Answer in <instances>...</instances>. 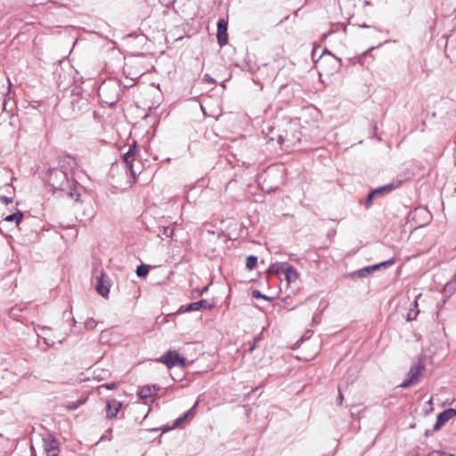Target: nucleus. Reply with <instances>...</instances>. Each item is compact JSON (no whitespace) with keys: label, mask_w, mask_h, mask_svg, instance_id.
Wrapping results in <instances>:
<instances>
[{"label":"nucleus","mask_w":456,"mask_h":456,"mask_svg":"<svg viewBox=\"0 0 456 456\" xmlns=\"http://www.w3.org/2000/svg\"><path fill=\"white\" fill-rule=\"evenodd\" d=\"M425 371V365L422 362L413 364L407 373V379L400 385L403 388L410 387L419 383Z\"/></svg>","instance_id":"1"},{"label":"nucleus","mask_w":456,"mask_h":456,"mask_svg":"<svg viewBox=\"0 0 456 456\" xmlns=\"http://www.w3.org/2000/svg\"><path fill=\"white\" fill-rule=\"evenodd\" d=\"M159 362L165 364L167 368L173 367H183L185 366L186 359L183 355H181L175 350H169L165 354H163Z\"/></svg>","instance_id":"2"},{"label":"nucleus","mask_w":456,"mask_h":456,"mask_svg":"<svg viewBox=\"0 0 456 456\" xmlns=\"http://www.w3.org/2000/svg\"><path fill=\"white\" fill-rule=\"evenodd\" d=\"M136 154V142H134L129 146L128 151L124 154L123 160L129 170L131 180L130 187L136 182V174L133 168V162Z\"/></svg>","instance_id":"3"},{"label":"nucleus","mask_w":456,"mask_h":456,"mask_svg":"<svg viewBox=\"0 0 456 456\" xmlns=\"http://www.w3.org/2000/svg\"><path fill=\"white\" fill-rule=\"evenodd\" d=\"M43 449L45 456H57L60 452L59 442L53 436H47L43 439Z\"/></svg>","instance_id":"4"},{"label":"nucleus","mask_w":456,"mask_h":456,"mask_svg":"<svg viewBox=\"0 0 456 456\" xmlns=\"http://www.w3.org/2000/svg\"><path fill=\"white\" fill-rule=\"evenodd\" d=\"M456 416V410L453 408H449L443 412L439 413L436 418V424L434 425L433 429L435 431L439 430L447 421L452 419Z\"/></svg>","instance_id":"5"},{"label":"nucleus","mask_w":456,"mask_h":456,"mask_svg":"<svg viewBox=\"0 0 456 456\" xmlns=\"http://www.w3.org/2000/svg\"><path fill=\"white\" fill-rule=\"evenodd\" d=\"M228 21L224 19L219 20L217 23V42L220 46H224L228 43V34H227Z\"/></svg>","instance_id":"6"},{"label":"nucleus","mask_w":456,"mask_h":456,"mask_svg":"<svg viewBox=\"0 0 456 456\" xmlns=\"http://www.w3.org/2000/svg\"><path fill=\"white\" fill-rule=\"evenodd\" d=\"M110 283L105 273L102 272L97 281L96 290L103 297H107L110 293Z\"/></svg>","instance_id":"7"},{"label":"nucleus","mask_w":456,"mask_h":456,"mask_svg":"<svg viewBox=\"0 0 456 456\" xmlns=\"http://www.w3.org/2000/svg\"><path fill=\"white\" fill-rule=\"evenodd\" d=\"M66 174L61 170H53L50 173V183L54 188H60L63 181H66Z\"/></svg>","instance_id":"8"},{"label":"nucleus","mask_w":456,"mask_h":456,"mask_svg":"<svg viewBox=\"0 0 456 456\" xmlns=\"http://www.w3.org/2000/svg\"><path fill=\"white\" fill-rule=\"evenodd\" d=\"M121 403L117 400H110L107 402L106 405V416L109 419L116 418L117 414L120 411Z\"/></svg>","instance_id":"9"},{"label":"nucleus","mask_w":456,"mask_h":456,"mask_svg":"<svg viewBox=\"0 0 456 456\" xmlns=\"http://www.w3.org/2000/svg\"><path fill=\"white\" fill-rule=\"evenodd\" d=\"M393 189L392 185H386L378 189L373 190L371 192L369 193L366 200H365V207L366 208H370L372 204V199L378 195H381L384 192H389Z\"/></svg>","instance_id":"10"},{"label":"nucleus","mask_w":456,"mask_h":456,"mask_svg":"<svg viewBox=\"0 0 456 456\" xmlns=\"http://www.w3.org/2000/svg\"><path fill=\"white\" fill-rule=\"evenodd\" d=\"M282 273L288 282H295L298 279L297 271L290 265L286 264L282 267Z\"/></svg>","instance_id":"11"},{"label":"nucleus","mask_w":456,"mask_h":456,"mask_svg":"<svg viewBox=\"0 0 456 456\" xmlns=\"http://www.w3.org/2000/svg\"><path fill=\"white\" fill-rule=\"evenodd\" d=\"M157 391L158 389L155 387L144 386L140 388L138 395L146 402V400L153 398Z\"/></svg>","instance_id":"12"},{"label":"nucleus","mask_w":456,"mask_h":456,"mask_svg":"<svg viewBox=\"0 0 456 456\" xmlns=\"http://www.w3.org/2000/svg\"><path fill=\"white\" fill-rule=\"evenodd\" d=\"M210 308H212V305L210 303H208L207 300L201 299L200 301L193 302V303L190 304L187 306L186 311H198L200 309H210Z\"/></svg>","instance_id":"13"},{"label":"nucleus","mask_w":456,"mask_h":456,"mask_svg":"<svg viewBox=\"0 0 456 456\" xmlns=\"http://www.w3.org/2000/svg\"><path fill=\"white\" fill-rule=\"evenodd\" d=\"M318 353H319V346L315 343L314 348L311 352L302 353L301 355H297V358H298L300 360H304V361H311L314 358H315V356L318 354Z\"/></svg>","instance_id":"14"},{"label":"nucleus","mask_w":456,"mask_h":456,"mask_svg":"<svg viewBox=\"0 0 456 456\" xmlns=\"http://www.w3.org/2000/svg\"><path fill=\"white\" fill-rule=\"evenodd\" d=\"M23 214L21 212H16L14 214L7 216L4 220L7 222H15L17 224L21 222Z\"/></svg>","instance_id":"15"},{"label":"nucleus","mask_w":456,"mask_h":456,"mask_svg":"<svg viewBox=\"0 0 456 456\" xmlns=\"http://www.w3.org/2000/svg\"><path fill=\"white\" fill-rule=\"evenodd\" d=\"M393 264H395V260L394 259L387 260V261L382 262L380 264L374 265L372 266L367 267L366 271L370 272V271L378 270L380 266H390Z\"/></svg>","instance_id":"16"},{"label":"nucleus","mask_w":456,"mask_h":456,"mask_svg":"<svg viewBox=\"0 0 456 456\" xmlns=\"http://www.w3.org/2000/svg\"><path fill=\"white\" fill-rule=\"evenodd\" d=\"M257 264V258L254 256H249L246 259V266L248 270H253L256 268Z\"/></svg>","instance_id":"17"},{"label":"nucleus","mask_w":456,"mask_h":456,"mask_svg":"<svg viewBox=\"0 0 456 456\" xmlns=\"http://www.w3.org/2000/svg\"><path fill=\"white\" fill-rule=\"evenodd\" d=\"M149 269L145 265H140L136 269V273L139 277H144L148 274Z\"/></svg>","instance_id":"18"},{"label":"nucleus","mask_w":456,"mask_h":456,"mask_svg":"<svg viewBox=\"0 0 456 456\" xmlns=\"http://www.w3.org/2000/svg\"><path fill=\"white\" fill-rule=\"evenodd\" d=\"M195 406H193L191 409H190L185 414H183L182 417L178 418L176 420H175V426H178L180 423H182L183 421L185 420L186 418H188L189 416L192 415V412H193V410H194Z\"/></svg>","instance_id":"19"},{"label":"nucleus","mask_w":456,"mask_h":456,"mask_svg":"<svg viewBox=\"0 0 456 456\" xmlns=\"http://www.w3.org/2000/svg\"><path fill=\"white\" fill-rule=\"evenodd\" d=\"M107 388V389H115L117 387V383H110V384H103L97 387V390L100 391L102 388Z\"/></svg>","instance_id":"20"},{"label":"nucleus","mask_w":456,"mask_h":456,"mask_svg":"<svg viewBox=\"0 0 456 456\" xmlns=\"http://www.w3.org/2000/svg\"><path fill=\"white\" fill-rule=\"evenodd\" d=\"M69 195L71 198H75L76 201H78L79 193L77 191L76 188L70 191Z\"/></svg>","instance_id":"21"},{"label":"nucleus","mask_w":456,"mask_h":456,"mask_svg":"<svg viewBox=\"0 0 456 456\" xmlns=\"http://www.w3.org/2000/svg\"><path fill=\"white\" fill-rule=\"evenodd\" d=\"M253 297H254L255 298H264V299H267V297H266L265 296L262 295V294L260 293V291H258V290H255V291H253Z\"/></svg>","instance_id":"22"},{"label":"nucleus","mask_w":456,"mask_h":456,"mask_svg":"<svg viewBox=\"0 0 456 456\" xmlns=\"http://www.w3.org/2000/svg\"><path fill=\"white\" fill-rule=\"evenodd\" d=\"M1 201L4 204H9L10 202H12V200L11 199H8L7 197L5 196H3L1 197Z\"/></svg>","instance_id":"23"},{"label":"nucleus","mask_w":456,"mask_h":456,"mask_svg":"<svg viewBox=\"0 0 456 456\" xmlns=\"http://www.w3.org/2000/svg\"><path fill=\"white\" fill-rule=\"evenodd\" d=\"M323 64H324V59H322L321 61H319L318 65H319V67H320L321 69H323Z\"/></svg>","instance_id":"24"},{"label":"nucleus","mask_w":456,"mask_h":456,"mask_svg":"<svg viewBox=\"0 0 456 456\" xmlns=\"http://www.w3.org/2000/svg\"><path fill=\"white\" fill-rule=\"evenodd\" d=\"M86 326H90L91 328L94 327V322H88L86 323Z\"/></svg>","instance_id":"25"},{"label":"nucleus","mask_w":456,"mask_h":456,"mask_svg":"<svg viewBox=\"0 0 456 456\" xmlns=\"http://www.w3.org/2000/svg\"><path fill=\"white\" fill-rule=\"evenodd\" d=\"M338 398H339L340 402H342V400L344 398V396H343V395H342L340 390H339V394H338Z\"/></svg>","instance_id":"26"}]
</instances>
